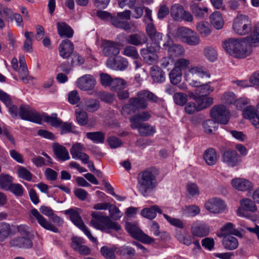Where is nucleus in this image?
Returning <instances> with one entry per match:
<instances>
[{"instance_id":"13","label":"nucleus","mask_w":259,"mask_h":259,"mask_svg":"<svg viewBox=\"0 0 259 259\" xmlns=\"http://www.w3.org/2000/svg\"><path fill=\"white\" fill-rule=\"evenodd\" d=\"M160 49H157L152 44L147 43L146 48H143L140 50V53L144 61L149 65L156 64L159 59L157 53Z\"/></svg>"},{"instance_id":"32","label":"nucleus","mask_w":259,"mask_h":259,"mask_svg":"<svg viewBox=\"0 0 259 259\" xmlns=\"http://www.w3.org/2000/svg\"><path fill=\"white\" fill-rule=\"evenodd\" d=\"M10 244L12 246L19 247L30 248L32 246V242L29 237H17L13 239Z\"/></svg>"},{"instance_id":"59","label":"nucleus","mask_w":259,"mask_h":259,"mask_svg":"<svg viewBox=\"0 0 259 259\" xmlns=\"http://www.w3.org/2000/svg\"><path fill=\"white\" fill-rule=\"evenodd\" d=\"M17 174L19 178L27 181L32 180V174L24 167L20 166L17 169Z\"/></svg>"},{"instance_id":"6","label":"nucleus","mask_w":259,"mask_h":259,"mask_svg":"<svg viewBox=\"0 0 259 259\" xmlns=\"http://www.w3.org/2000/svg\"><path fill=\"white\" fill-rule=\"evenodd\" d=\"M81 209L77 207L71 208L64 211V213L69 215L71 222L74 225L79 228L93 242H96L97 239L93 236L90 231L84 225L80 217Z\"/></svg>"},{"instance_id":"28","label":"nucleus","mask_w":259,"mask_h":259,"mask_svg":"<svg viewBox=\"0 0 259 259\" xmlns=\"http://www.w3.org/2000/svg\"><path fill=\"white\" fill-rule=\"evenodd\" d=\"M57 28L58 33L60 37L71 38L73 36V30L65 22H57Z\"/></svg>"},{"instance_id":"25","label":"nucleus","mask_w":259,"mask_h":259,"mask_svg":"<svg viewBox=\"0 0 259 259\" xmlns=\"http://www.w3.org/2000/svg\"><path fill=\"white\" fill-rule=\"evenodd\" d=\"M59 54L63 58H68L73 53L74 45L73 43L68 39L63 40L60 44Z\"/></svg>"},{"instance_id":"30","label":"nucleus","mask_w":259,"mask_h":259,"mask_svg":"<svg viewBox=\"0 0 259 259\" xmlns=\"http://www.w3.org/2000/svg\"><path fill=\"white\" fill-rule=\"evenodd\" d=\"M198 106V110H201L210 106L213 103V99L208 96L199 95L193 98Z\"/></svg>"},{"instance_id":"16","label":"nucleus","mask_w":259,"mask_h":259,"mask_svg":"<svg viewBox=\"0 0 259 259\" xmlns=\"http://www.w3.org/2000/svg\"><path fill=\"white\" fill-rule=\"evenodd\" d=\"M84 147L82 144L79 143H76L72 146L70 149L72 157L75 159L80 160L84 164H87L89 162V156L83 152Z\"/></svg>"},{"instance_id":"24","label":"nucleus","mask_w":259,"mask_h":259,"mask_svg":"<svg viewBox=\"0 0 259 259\" xmlns=\"http://www.w3.org/2000/svg\"><path fill=\"white\" fill-rule=\"evenodd\" d=\"M243 116L249 119L255 128H259V115L252 106H248L243 110Z\"/></svg>"},{"instance_id":"40","label":"nucleus","mask_w":259,"mask_h":259,"mask_svg":"<svg viewBox=\"0 0 259 259\" xmlns=\"http://www.w3.org/2000/svg\"><path fill=\"white\" fill-rule=\"evenodd\" d=\"M210 82L206 83H201L199 81V83L197 86H192L196 88V91L201 95L208 96L214 90L212 87L210 85Z\"/></svg>"},{"instance_id":"39","label":"nucleus","mask_w":259,"mask_h":259,"mask_svg":"<svg viewBox=\"0 0 259 259\" xmlns=\"http://www.w3.org/2000/svg\"><path fill=\"white\" fill-rule=\"evenodd\" d=\"M175 237L181 243L189 246L191 244L192 236L189 235L187 232H183L180 230L176 231Z\"/></svg>"},{"instance_id":"33","label":"nucleus","mask_w":259,"mask_h":259,"mask_svg":"<svg viewBox=\"0 0 259 259\" xmlns=\"http://www.w3.org/2000/svg\"><path fill=\"white\" fill-rule=\"evenodd\" d=\"M211 24L217 29H222L224 25V21L221 14L218 11L212 13L209 16Z\"/></svg>"},{"instance_id":"34","label":"nucleus","mask_w":259,"mask_h":259,"mask_svg":"<svg viewBox=\"0 0 259 259\" xmlns=\"http://www.w3.org/2000/svg\"><path fill=\"white\" fill-rule=\"evenodd\" d=\"M138 129L139 134L142 136H151L156 132L155 128L147 123H140L137 125L136 129Z\"/></svg>"},{"instance_id":"23","label":"nucleus","mask_w":259,"mask_h":259,"mask_svg":"<svg viewBox=\"0 0 259 259\" xmlns=\"http://www.w3.org/2000/svg\"><path fill=\"white\" fill-rule=\"evenodd\" d=\"M190 9L197 19H203L208 12V8L198 2H192L190 5Z\"/></svg>"},{"instance_id":"20","label":"nucleus","mask_w":259,"mask_h":259,"mask_svg":"<svg viewBox=\"0 0 259 259\" xmlns=\"http://www.w3.org/2000/svg\"><path fill=\"white\" fill-rule=\"evenodd\" d=\"M231 184L236 190L245 191L253 188V184L247 179L236 178L231 180Z\"/></svg>"},{"instance_id":"58","label":"nucleus","mask_w":259,"mask_h":259,"mask_svg":"<svg viewBox=\"0 0 259 259\" xmlns=\"http://www.w3.org/2000/svg\"><path fill=\"white\" fill-rule=\"evenodd\" d=\"M10 232V225L6 223H0V242L5 240Z\"/></svg>"},{"instance_id":"43","label":"nucleus","mask_w":259,"mask_h":259,"mask_svg":"<svg viewBox=\"0 0 259 259\" xmlns=\"http://www.w3.org/2000/svg\"><path fill=\"white\" fill-rule=\"evenodd\" d=\"M86 137L95 143H103L105 140V134L101 132H89Z\"/></svg>"},{"instance_id":"47","label":"nucleus","mask_w":259,"mask_h":259,"mask_svg":"<svg viewBox=\"0 0 259 259\" xmlns=\"http://www.w3.org/2000/svg\"><path fill=\"white\" fill-rule=\"evenodd\" d=\"M118 248L115 246H103L101 248L102 254L107 259H114Z\"/></svg>"},{"instance_id":"63","label":"nucleus","mask_w":259,"mask_h":259,"mask_svg":"<svg viewBox=\"0 0 259 259\" xmlns=\"http://www.w3.org/2000/svg\"><path fill=\"white\" fill-rule=\"evenodd\" d=\"M8 190L16 196H22L24 194V188L20 184L12 183Z\"/></svg>"},{"instance_id":"19","label":"nucleus","mask_w":259,"mask_h":259,"mask_svg":"<svg viewBox=\"0 0 259 259\" xmlns=\"http://www.w3.org/2000/svg\"><path fill=\"white\" fill-rule=\"evenodd\" d=\"M101 47L102 53L106 56H116L120 52V50L117 44L112 41L103 40Z\"/></svg>"},{"instance_id":"14","label":"nucleus","mask_w":259,"mask_h":259,"mask_svg":"<svg viewBox=\"0 0 259 259\" xmlns=\"http://www.w3.org/2000/svg\"><path fill=\"white\" fill-rule=\"evenodd\" d=\"M210 114L211 118L218 123L227 124L229 121V112L224 106H214Z\"/></svg>"},{"instance_id":"53","label":"nucleus","mask_w":259,"mask_h":259,"mask_svg":"<svg viewBox=\"0 0 259 259\" xmlns=\"http://www.w3.org/2000/svg\"><path fill=\"white\" fill-rule=\"evenodd\" d=\"M193 32V30L188 28L182 27L177 29V34L178 37L184 42Z\"/></svg>"},{"instance_id":"60","label":"nucleus","mask_w":259,"mask_h":259,"mask_svg":"<svg viewBox=\"0 0 259 259\" xmlns=\"http://www.w3.org/2000/svg\"><path fill=\"white\" fill-rule=\"evenodd\" d=\"M163 216L171 225L180 229L184 228V224L180 219L171 217L165 213L163 214Z\"/></svg>"},{"instance_id":"1","label":"nucleus","mask_w":259,"mask_h":259,"mask_svg":"<svg viewBox=\"0 0 259 259\" xmlns=\"http://www.w3.org/2000/svg\"><path fill=\"white\" fill-rule=\"evenodd\" d=\"M158 98L152 93L143 90L137 93V97L129 100L128 103L125 104L121 109V114L124 117L135 112L138 109H145L147 108L148 101L158 102Z\"/></svg>"},{"instance_id":"11","label":"nucleus","mask_w":259,"mask_h":259,"mask_svg":"<svg viewBox=\"0 0 259 259\" xmlns=\"http://www.w3.org/2000/svg\"><path fill=\"white\" fill-rule=\"evenodd\" d=\"M163 47L165 49L167 48V53L171 58L184 56L185 54L184 48L180 45L172 44V40L169 35H166L164 38V42Z\"/></svg>"},{"instance_id":"45","label":"nucleus","mask_w":259,"mask_h":259,"mask_svg":"<svg viewBox=\"0 0 259 259\" xmlns=\"http://www.w3.org/2000/svg\"><path fill=\"white\" fill-rule=\"evenodd\" d=\"M184 10V9L182 6L179 4H175L170 9L171 16L174 20L180 21Z\"/></svg>"},{"instance_id":"61","label":"nucleus","mask_w":259,"mask_h":259,"mask_svg":"<svg viewBox=\"0 0 259 259\" xmlns=\"http://www.w3.org/2000/svg\"><path fill=\"white\" fill-rule=\"evenodd\" d=\"M76 119L77 122L80 125H84L88 122V115L86 112L82 111H76Z\"/></svg>"},{"instance_id":"37","label":"nucleus","mask_w":259,"mask_h":259,"mask_svg":"<svg viewBox=\"0 0 259 259\" xmlns=\"http://www.w3.org/2000/svg\"><path fill=\"white\" fill-rule=\"evenodd\" d=\"M150 74L155 82H161L165 80L164 72L157 66H153L151 67Z\"/></svg>"},{"instance_id":"36","label":"nucleus","mask_w":259,"mask_h":259,"mask_svg":"<svg viewBox=\"0 0 259 259\" xmlns=\"http://www.w3.org/2000/svg\"><path fill=\"white\" fill-rule=\"evenodd\" d=\"M224 247L227 250H234L238 246L237 239L232 236H225L222 241Z\"/></svg>"},{"instance_id":"31","label":"nucleus","mask_w":259,"mask_h":259,"mask_svg":"<svg viewBox=\"0 0 259 259\" xmlns=\"http://www.w3.org/2000/svg\"><path fill=\"white\" fill-rule=\"evenodd\" d=\"M157 212L162 213V210L158 205H154L150 207L143 209L141 211V214L144 218L152 220L156 217Z\"/></svg>"},{"instance_id":"12","label":"nucleus","mask_w":259,"mask_h":259,"mask_svg":"<svg viewBox=\"0 0 259 259\" xmlns=\"http://www.w3.org/2000/svg\"><path fill=\"white\" fill-rule=\"evenodd\" d=\"M204 207L209 212L219 214L225 211L227 209V204L222 199L213 197L206 201Z\"/></svg>"},{"instance_id":"46","label":"nucleus","mask_w":259,"mask_h":259,"mask_svg":"<svg viewBox=\"0 0 259 259\" xmlns=\"http://www.w3.org/2000/svg\"><path fill=\"white\" fill-rule=\"evenodd\" d=\"M203 55L205 58L210 62H213L218 59V54L215 49L208 46L204 48Z\"/></svg>"},{"instance_id":"55","label":"nucleus","mask_w":259,"mask_h":259,"mask_svg":"<svg viewBox=\"0 0 259 259\" xmlns=\"http://www.w3.org/2000/svg\"><path fill=\"white\" fill-rule=\"evenodd\" d=\"M245 37L247 38L251 46L259 44V26L254 27L250 35Z\"/></svg>"},{"instance_id":"26","label":"nucleus","mask_w":259,"mask_h":259,"mask_svg":"<svg viewBox=\"0 0 259 259\" xmlns=\"http://www.w3.org/2000/svg\"><path fill=\"white\" fill-rule=\"evenodd\" d=\"M127 43L134 46H142L147 41L146 35L143 33L131 34L126 37Z\"/></svg>"},{"instance_id":"48","label":"nucleus","mask_w":259,"mask_h":259,"mask_svg":"<svg viewBox=\"0 0 259 259\" xmlns=\"http://www.w3.org/2000/svg\"><path fill=\"white\" fill-rule=\"evenodd\" d=\"M191 64V61L189 59L184 58H180L176 60L174 63V68L180 70L189 69V67Z\"/></svg>"},{"instance_id":"7","label":"nucleus","mask_w":259,"mask_h":259,"mask_svg":"<svg viewBox=\"0 0 259 259\" xmlns=\"http://www.w3.org/2000/svg\"><path fill=\"white\" fill-rule=\"evenodd\" d=\"M210 76V73L201 65L191 66L184 74L186 80L189 82L191 86H197L199 83V81L195 79V78H209Z\"/></svg>"},{"instance_id":"52","label":"nucleus","mask_w":259,"mask_h":259,"mask_svg":"<svg viewBox=\"0 0 259 259\" xmlns=\"http://www.w3.org/2000/svg\"><path fill=\"white\" fill-rule=\"evenodd\" d=\"M183 210L185 214L191 217L197 215L200 212L199 207L196 205L186 206L183 208Z\"/></svg>"},{"instance_id":"8","label":"nucleus","mask_w":259,"mask_h":259,"mask_svg":"<svg viewBox=\"0 0 259 259\" xmlns=\"http://www.w3.org/2000/svg\"><path fill=\"white\" fill-rule=\"evenodd\" d=\"M125 229L131 236L143 243L151 244L154 242V239L144 233L135 224L126 223Z\"/></svg>"},{"instance_id":"15","label":"nucleus","mask_w":259,"mask_h":259,"mask_svg":"<svg viewBox=\"0 0 259 259\" xmlns=\"http://www.w3.org/2000/svg\"><path fill=\"white\" fill-rule=\"evenodd\" d=\"M77 87L82 91H90L95 87L97 81L95 78L91 74H85L76 80Z\"/></svg>"},{"instance_id":"29","label":"nucleus","mask_w":259,"mask_h":259,"mask_svg":"<svg viewBox=\"0 0 259 259\" xmlns=\"http://www.w3.org/2000/svg\"><path fill=\"white\" fill-rule=\"evenodd\" d=\"M150 117V113L147 111H143L136 114L130 119L131 123V127L133 129H136L137 125L141 123V121H147Z\"/></svg>"},{"instance_id":"49","label":"nucleus","mask_w":259,"mask_h":259,"mask_svg":"<svg viewBox=\"0 0 259 259\" xmlns=\"http://www.w3.org/2000/svg\"><path fill=\"white\" fill-rule=\"evenodd\" d=\"M13 178L8 175H0V187L5 190H8L12 184Z\"/></svg>"},{"instance_id":"35","label":"nucleus","mask_w":259,"mask_h":259,"mask_svg":"<svg viewBox=\"0 0 259 259\" xmlns=\"http://www.w3.org/2000/svg\"><path fill=\"white\" fill-rule=\"evenodd\" d=\"M203 159L207 165L210 166L214 165L218 160L216 151L212 148L207 149L204 152Z\"/></svg>"},{"instance_id":"21","label":"nucleus","mask_w":259,"mask_h":259,"mask_svg":"<svg viewBox=\"0 0 259 259\" xmlns=\"http://www.w3.org/2000/svg\"><path fill=\"white\" fill-rule=\"evenodd\" d=\"M31 214L36 219L38 223L44 228L55 233L58 231V229L49 223L36 209H32L31 210Z\"/></svg>"},{"instance_id":"10","label":"nucleus","mask_w":259,"mask_h":259,"mask_svg":"<svg viewBox=\"0 0 259 259\" xmlns=\"http://www.w3.org/2000/svg\"><path fill=\"white\" fill-rule=\"evenodd\" d=\"M240 206L236 211L238 216L253 220L248 212H254L257 210L255 202L248 198H244L240 200Z\"/></svg>"},{"instance_id":"27","label":"nucleus","mask_w":259,"mask_h":259,"mask_svg":"<svg viewBox=\"0 0 259 259\" xmlns=\"http://www.w3.org/2000/svg\"><path fill=\"white\" fill-rule=\"evenodd\" d=\"M53 150L56 157L60 160L65 161L70 159L68 151L64 146L56 143L53 145Z\"/></svg>"},{"instance_id":"4","label":"nucleus","mask_w":259,"mask_h":259,"mask_svg":"<svg viewBox=\"0 0 259 259\" xmlns=\"http://www.w3.org/2000/svg\"><path fill=\"white\" fill-rule=\"evenodd\" d=\"M156 186V177L152 171L146 170L139 174L137 189L144 197L148 196L154 191Z\"/></svg>"},{"instance_id":"50","label":"nucleus","mask_w":259,"mask_h":259,"mask_svg":"<svg viewBox=\"0 0 259 259\" xmlns=\"http://www.w3.org/2000/svg\"><path fill=\"white\" fill-rule=\"evenodd\" d=\"M169 76L171 83L177 85L181 81L182 72L174 68L169 73Z\"/></svg>"},{"instance_id":"41","label":"nucleus","mask_w":259,"mask_h":259,"mask_svg":"<svg viewBox=\"0 0 259 259\" xmlns=\"http://www.w3.org/2000/svg\"><path fill=\"white\" fill-rule=\"evenodd\" d=\"M111 21L112 24L116 27L123 29L124 30H128L131 29L130 23L124 20L120 19L116 16H112L111 17Z\"/></svg>"},{"instance_id":"22","label":"nucleus","mask_w":259,"mask_h":259,"mask_svg":"<svg viewBox=\"0 0 259 259\" xmlns=\"http://www.w3.org/2000/svg\"><path fill=\"white\" fill-rule=\"evenodd\" d=\"M191 232L194 236L203 237L209 234V228L204 223L196 222L192 225Z\"/></svg>"},{"instance_id":"62","label":"nucleus","mask_w":259,"mask_h":259,"mask_svg":"<svg viewBox=\"0 0 259 259\" xmlns=\"http://www.w3.org/2000/svg\"><path fill=\"white\" fill-rule=\"evenodd\" d=\"M163 34L162 33L157 32L154 35L149 37L152 41V45L157 49H160L161 47L160 45L161 41L162 40Z\"/></svg>"},{"instance_id":"5","label":"nucleus","mask_w":259,"mask_h":259,"mask_svg":"<svg viewBox=\"0 0 259 259\" xmlns=\"http://www.w3.org/2000/svg\"><path fill=\"white\" fill-rule=\"evenodd\" d=\"M252 25L248 16L243 14H238L234 19L232 23L233 32L240 36L248 34L251 31Z\"/></svg>"},{"instance_id":"54","label":"nucleus","mask_w":259,"mask_h":259,"mask_svg":"<svg viewBox=\"0 0 259 259\" xmlns=\"http://www.w3.org/2000/svg\"><path fill=\"white\" fill-rule=\"evenodd\" d=\"M44 118L46 122L55 127H60L62 123L61 120L57 117L56 114H53L52 116L45 115Z\"/></svg>"},{"instance_id":"56","label":"nucleus","mask_w":259,"mask_h":259,"mask_svg":"<svg viewBox=\"0 0 259 259\" xmlns=\"http://www.w3.org/2000/svg\"><path fill=\"white\" fill-rule=\"evenodd\" d=\"M122 54L133 59H137L139 57L137 49L135 47L131 46L125 47L123 49Z\"/></svg>"},{"instance_id":"2","label":"nucleus","mask_w":259,"mask_h":259,"mask_svg":"<svg viewBox=\"0 0 259 259\" xmlns=\"http://www.w3.org/2000/svg\"><path fill=\"white\" fill-rule=\"evenodd\" d=\"M225 51L237 58H244L252 53V46L246 37L230 38L223 44Z\"/></svg>"},{"instance_id":"57","label":"nucleus","mask_w":259,"mask_h":259,"mask_svg":"<svg viewBox=\"0 0 259 259\" xmlns=\"http://www.w3.org/2000/svg\"><path fill=\"white\" fill-rule=\"evenodd\" d=\"M173 99L176 104L182 106L188 101V96L187 94L183 93H177L174 94Z\"/></svg>"},{"instance_id":"44","label":"nucleus","mask_w":259,"mask_h":259,"mask_svg":"<svg viewBox=\"0 0 259 259\" xmlns=\"http://www.w3.org/2000/svg\"><path fill=\"white\" fill-rule=\"evenodd\" d=\"M196 30L202 36H207L211 32V27L207 22L202 21L196 25Z\"/></svg>"},{"instance_id":"51","label":"nucleus","mask_w":259,"mask_h":259,"mask_svg":"<svg viewBox=\"0 0 259 259\" xmlns=\"http://www.w3.org/2000/svg\"><path fill=\"white\" fill-rule=\"evenodd\" d=\"M223 234H230L235 235L237 236H241V233L234 228L233 225L231 223L226 224L221 229Z\"/></svg>"},{"instance_id":"38","label":"nucleus","mask_w":259,"mask_h":259,"mask_svg":"<svg viewBox=\"0 0 259 259\" xmlns=\"http://www.w3.org/2000/svg\"><path fill=\"white\" fill-rule=\"evenodd\" d=\"M45 158L40 156H35L32 158L31 161L37 167H41L44 165H49L52 163L51 158L45 153H42Z\"/></svg>"},{"instance_id":"17","label":"nucleus","mask_w":259,"mask_h":259,"mask_svg":"<svg viewBox=\"0 0 259 259\" xmlns=\"http://www.w3.org/2000/svg\"><path fill=\"white\" fill-rule=\"evenodd\" d=\"M221 101L225 104H231L235 103L238 109L242 108L241 105H246L248 102V99L246 98H240L236 100L235 94L231 92L225 93L221 97Z\"/></svg>"},{"instance_id":"18","label":"nucleus","mask_w":259,"mask_h":259,"mask_svg":"<svg viewBox=\"0 0 259 259\" xmlns=\"http://www.w3.org/2000/svg\"><path fill=\"white\" fill-rule=\"evenodd\" d=\"M222 161L228 166L233 167L241 162V158L234 150L227 151L223 153Z\"/></svg>"},{"instance_id":"9","label":"nucleus","mask_w":259,"mask_h":259,"mask_svg":"<svg viewBox=\"0 0 259 259\" xmlns=\"http://www.w3.org/2000/svg\"><path fill=\"white\" fill-rule=\"evenodd\" d=\"M19 115L23 120H28L37 124H40L42 119V115L27 105H23L20 107Z\"/></svg>"},{"instance_id":"42","label":"nucleus","mask_w":259,"mask_h":259,"mask_svg":"<svg viewBox=\"0 0 259 259\" xmlns=\"http://www.w3.org/2000/svg\"><path fill=\"white\" fill-rule=\"evenodd\" d=\"M84 109L90 112L97 111L100 107L99 101L95 99H87L84 101Z\"/></svg>"},{"instance_id":"3","label":"nucleus","mask_w":259,"mask_h":259,"mask_svg":"<svg viewBox=\"0 0 259 259\" xmlns=\"http://www.w3.org/2000/svg\"><path fill=\"white\" fill-rule=\"evenodd\" d=\"M90 225L97 230L109 233L111 230L118 231L121 227L117 222L112 221L108 216H104L101 212L93 211Z\"/></svg>"},{"instance_id":"64","label":"nucleus","mask_w":259,"mask_h":259,"mask_svg":"<svg viewBox=\"0 0 259 259\" xmlns=\"http://www.w3.org/2000/svg\"><path fill=\"white\" fill-rule=\"evenodd\" d=\"M200 41V38L197 34L194 31L188 38L186 39L185 43L190 46H197L199 44Z\"/></svg>"}]
</instances>
